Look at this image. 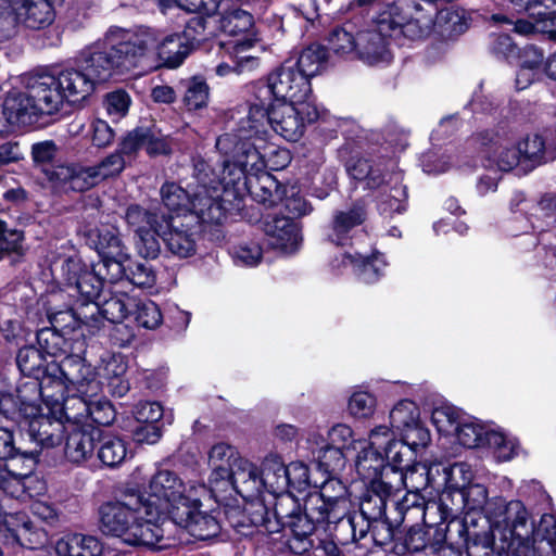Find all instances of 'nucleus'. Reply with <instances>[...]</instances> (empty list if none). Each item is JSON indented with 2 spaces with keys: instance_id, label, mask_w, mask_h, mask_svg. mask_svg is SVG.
I'll list each match as a JSON object with an SVG mask.
<instances>
[{
  "instance_id": "nucleus-32",
  "label": "nucleus",
  "mask_w": 556,
  "mask_h": 556,
  "mask_svg": "<svg viewBox=\"0 0 556 556\" xmlns=\"http://www.w3.org/2000/svg\"><path fill=\"white\" fill-rule=\"evenodd\" d=\"M482 144L485 146L483 151L488 160L494 164L500 170L508 172L521 164L523 166L520 151L517 146L500 144L489 135L482 136Z\"/></svg>"
},
{
  "instance_id": "nucleus-11",
  "label": "nucleus",
  "mask_w": 556,
  "mask_h": 556,
  "mask_svg": "<svg viewBox=\"0 0 556 556\" xmlns=\"http://www.w3.org/2000/svg\"><path fill=\"white\" fill-rule=\"evenodd\" d=\"M164 211H126V220L135 232V247L144 258H155L161 252L157 237L163 238L159 229Z\"/></svg>"
},
{
  "instance_id": "nucleus-6",
  "label": "nucleus",
  "mask_w": 556,
  "mask_h": 556,
  "mask_svg": "<svg viewBox=\"0 0 556 556\" xmlns=\"http://www.w3.org/2000/svg\"><path fill=\"white\" fill-rule=\"evenodd\" d=\"M205 492L206 488L203 484L190 486L187 491L184 481L176 472L162 469L152 476L146 491L140 490V495L147 516L154 523L166 529L177 507L195 503L194 495Z\"/></svg>"
},
{
  "instance_id": "nucleus-35",
  "label": "nucleus",
  "mask_w": 556,
  "mask_h": 556,
  "mask_svg": "<svg viewBox=\"0 0 556 556\" xmlns=\"http://www.w3.org/2000/svg\"><path fill=\"white\" fill-rule=\"evenodd\" d=\"M365 218L364 211H334L327 233L328 239L338 245L344 244L351 230L362 225Z\"/></svg>"
},
{
  "instance_id": "nucleus-18",
  "label": "nucleus",
  "mask_w": 556,
  "mask_h": 556,
  "mask_svg": "<svg viewBox=\"0 0 556 556\" xmlns=\"http://www.w3.org/2000/svg\"><path fill=\"white\" fill-rule=\"evenodd\" d=\"M162 203L166 208H223V204L207 195L206 181L190 193L175 182H165L160 190Z\"/></svg>"
},
{
  "instance_id": "nucleus-60",
  "label": "nucleus",
  "mask_w": 556,
  "mask_h": 556,
  "mask_svg": "<svg viewBox=\"0 0 556 556\" xmlns=\"http://www.w3.org/2000/svg\"><path fill=\"white\" fill-rule=\"evenodd\" d=\"M136 321L143 328L156 329L163 321L160 307L150 300L141 301L136 305Z\"/></svg>"
},
{
  "instance_id": "nucleus-38",
  "label": "nucleus",
  "mask_w": 556,
  "mask_h": 556,
  "mask_svg": "<svg viewBox=\"0 0 556 556\" xmlns=\"http://www.w3.org/2000/svg\"><path fill=\"white\" fill-rule=\"evenodd\" d=\"M263 488L274 494L283 493L288 489L287 466L278 455H269L263 462Z\"/></svg>"
},
{
  "instance_id": "nucleus-23",
  "label": "nucleus",
  "mask_w": 556,
  "mask_h": 556,
  "mask_svg": "<svg viewBox=\"0 0 556 556\" xmlns=\"http://www.w3.org/2000/svg\"><path fill=\"white\" fill-rule=\"evenodd\" d=\"M64 446L65 458L75 465L90 459L94 452V431L83 426L67 427Z\"/></svg>"
},
{
  "instance_id": "nucleus-24",
  "label": "nucleus",
  "mask_w": 556,
  "mask_h": 556,
  "mask_svg": "<svg viewBox=\"0 0 556 556\" xmlns=\"http://www.w3.org/2000/svg\"><path fill=\"white\" fill-rule=\"evenodd\" d=\"M2 105L9 128L31 125L41 116L26 90L9 93Z\"/></svg>"
},
{
  "instance_id": "nucleus-64",
  "label": "nucleus",
  "mask_w": 556,
  "mask_h": 556,
  "mask_svg": "<svg viewBox=\"0 0 556 556\" xmlns=\"http://www.w3.org/2000/svg\"><path fill=\"white\" fill-rule=\"evenodd\" d=\"M318 466L325 472H334L344 467V456L341 447L327 444L317 454Z\"/></svg>"
},
{
  "instance_id": "nucleus-19",
  "label": "nucleus",
  "mask_w": 556,
  "mask_h": 556,
  "mask_svg": "<svg viewBox=\"0 0 556 556\" xmlns=\"http://www.w3.org/2000/svg\"><path fill=\"white\" fill-rule=\"evenodd\" d=\"M67 426L61 417L41 414L28 421V437L35 443L38 454L42 448H51L59 445L66 432Z\"/></svg>"
},
{
  "instance_id": "nucleus-44",
  "label": "nucleus",
  "mask_w": 556,
  "mask_h": 556,
  "mask_svg": "<svg viewBox=\"0 0 556 556\" xmlns=\"http://www.w3.org/2000/svg\"><path fill=\"white\" fill-rule=\"evenodd\" d=\"M403 489H405L404 469L388 465L370 486L371 492H379V494L387 497Z\"/></svg>"
},
{
  "instance_id": "nucleus-56",
  "label": "nucleus",
  "mask_w": 556,
  "mask_h": 556,
  "mask_svg": "<svg viewBox=\"0 0 556 556\" xmlns=\"http://www.w3.org/2000/svg\"><path fill=\"white\" fill-rule=\"evenodd\" d=\"M35 459L38 456V450H26L16 444L13 431L0 427V460H7L16 456Z\"/></svg>"
},
{
  "instance_id": "nucleus-45",
  "label": "nucleus",
  "mask_w": 556,
  "mask_h": 556,
  "mask_svg": "<svg viewBox=\"0 0 556 556\" xmlns=\"http://www.w3.org/2000/svg\"><path fill=\"white\" fill-rule=\"evenodd\" d=\"M25 252L24 233L21 230L9 229L7 224L0 220V261L13 257V262H16Z\"/></svg>"
},
{
  "instance_id": "nucleus-40",
  "label": "nucleus",
  "mask_w": 556,
  "mask_h": 556,
  "mask_svg": "<svg viewBox=\"0 0 556 556\" xmlns=\"http://www.w3.org/2000/svg\"><path fill=\"white\" fill-rule=\"evenodd\" d=\"M300 509V504L293 496L286 492L278 493L273 508V515L276 519L275 523L271 522L268 517V511H266V516L262 517V525L267 531L277 532L280 527L285 528L287 519H291Z\"/></svg>"
},
{
  "instance_id": "nucleus-43",
  "label": "nucleus",
  "mask_w": 556,
  "mask_h": 556,
  "mask_svg": "<svg viewBox=\"0 0 556 556\" xmlns=\"http://www.w3.org/2000/svg\"><path fill=\"white\" fill-rule=\"evenodd\" d=\"M46 357L43 353L33 345L23 346L16 354V365L20 371L28 377H35L38 381L40 375H45Z\"/></svg>"
},
{
  "instance_id": "nucleus-4",
  "label": "nucleus",
  "mask_w": 556,
  "mask_h": 556,
  "mask_svg": "<svg viewBox=\"0 0 556 556\" xmlns=\"http://www.w3.org/2000/svg\"><path fill=\"white\" fill-rule=\"evenodd\" d=\"M488 520L506 548L517 556H542L535 547L534 525L522 502H506L501 496L492 497L488 508Z\"/></svg>"
},
{
  "instance_id": "nucleus-49",
  "label": "nucleus",
  "mask_w": 556,
  "mask_h": 556,
  "mask_svg": "<svg viewBox=\"0 0 556 556\" xmlns=\"http://www.w3.org/2000/svg\"><path fill=\"white\" fill-rule=\"evenodd\" d=\"M184 86L185 92L182 101L189 111L206 106L210 97V88L204 79L192 77L188 79Z\"/></svg>"
},
{
  "instance_id": "nucleus-33",
  "label": "nucleus",
  "mask_w": 556,
  "mask_h": 556,
  "mask_svg": "<svg viewBox=\"0 0 556 556\" xmlns=\"http://www.w3.org/2000/svg\"><path fill=\"white\" fill-rule=\"evenodd\" d=\"M451 496L458 497L459 506L455 509L467 508L468 510H481L488 518L489 504L492 503V498L488 497V490L482 484H471L466 489H458L454 492L443 493L440 497L442 505L447 506V500Z\"/></svg>"
},
{
  "instance_id": "nucleus-17",
  "label": "nucleus",
  "mask_w": 556,
  "mask_h": 556,
  "mask_svg": "<svg viewBox=\"0 0 556 556\" xmlns=\"http://www.w3.org/2000/svg\"><path fill=\"white\" fill-rule=\"evenodd\" d=\"M389 427L378 426L371 430L369 435V445L364 447L356 458V471L361 479L369 485L378 479L379 475L386 467L384 456L379 448L384 444L382 437L387 438Z\"/></svg>"
},
{
  "instance_id": "nucleus-16",
  "label": "nucleus",
  "mask_w": 556,
  "mask_h": 556,
  "mask_svg": "<svg viewBox=\"0 0 556 556\" xmlns=\"http://www.w3.org/2000/svg\"><path fill=\"white\" fill-rule=\"evenodd\" d=\"M306 498L308 509L314 515H319L321 510L325 515L339 517L349 509L346 488L338 479L326 480L319 491L311 493Z\"/></svg>"
},
{
  "instance_id": "nucleus-2",
  "label": "nucleus",
  "mask_w": 556,
  "mask_h": 556,
  "mask_svg": "<svg viewBox=\"0 0 556 556\" xmlns=\"http://www.w3.org/2000/svg\"><path fill=\"white\" fill-rule=\"evenodd\" d=\"M99 516L102 533L127 545L156 549L172 545L166 529L147 516L140 490L135 486H125L114 501L102 504Z\"/></svg>"
},
{
  "instance_id": "nucleus-10",
  "label": "nucleus",
  "mask_w": 556,
  "mask_h": 556,
  "mask_svg": "<svg viewBox=\"0 0 556 556\" xmlns=\"http://www.w3.org/2000/svg\"><path fill=\"white\" fill-rule=\"evenodd\" d=\"M265 89L278 101L307 103L305 100L311 93V84L295 68L293 59H289L279 68L269 74Z\"/></svg>"
},
{
  "instance_id": "nucleus-37",
  "label": "nucleus",
  "mask_w": 556,
  "mask_h": 556,
  "mask_svg": "<svg viewBox=\"0 0 556 556\" xmlns=\"http://www.w3.org/2000/svg\"><path fill=\"white\" fill-rule=\"evenodd\" d=\"M156 48L160 64L168 68L178 67L191 52L184 36L179 34L166 36Z\"/></svg>"
},
{
  "instance_id": "nucleus-25",
  "label": "nucleus",
  "mask_w": 556,
  "mask_h": 556,
  "mask_svg": "<svg viewBox=\"0 0 556 556\" xmlns=\"http://www.w3.org/2000/svg\"><path fill=\"white\" fill-rule=\"evenodd\" d=\"M16 397L22 409L23 418L28 420L41 415V402H45L51 409L52 401H54L53 397L46 395L45 376L41 377L40 381L33 380L23 383L17 389Z\"/></svg>"
},
{
  "instance_id": "nucleus-26",
  "label": "nucleus",
  "mask_w": 556,
  "mask_h": 556,
  "mask_svg": "<svg viewBox=\"0 0 556 556\" xmlns=\"http://www.w3.org/2000/svg\"><path fill=\"white\" fill-rule=\"evenodd\" d=\"M240 456L238 451L229 444L217 443L212 446L208 453V464L212 468L210 484L213 491H217L220 484L229 478V471Z\"/></svg>"
},
{
  "instance_id": "nucleus-27",
  "label": "nucleus",
  "mask_w": 556,
  "mask_h": 556,
  "mask_svg": "<svg viewBox=\"0 0 556 556\" xmlns=\"http://www.w3.org/2000/svg\"><path fill=\"white\" fill-rule=\"evenodd\" d=\"M89 396L79 392L63 393L62 399L52 401L51 412L59 413L67 427L80 426L88 420Z\"/></svg>"
},
{
  "instance_id": "nucleus-41",
  "label": "nucleus",
  "mask_w": 556,
  "mask_h": 556,
  "mask_svg": "<svg viewBox=\"0 0 556 556\" xmlns=\"http://www.w3.org/2000/svg\"><path fill=\"white\" fill-rule=\"evenodd\" d=\"M327 64V50L320 45H311L303 49L300 55L293 60L295 68L309 79L317 75Z\"/></svg>"
},
{
  "instance_id": "nucleus-48",
  "label": "nucleus",
  "mask_w": 556,
  "mask_h": 556,
  "mask_svg": "<svg viewBox=\"0 0 556 556\" xmlns=\"http://www.w3.org/2000/svg\"><path fill=\"white\" fill-rule=\"evenodd\" d=\"M75 288L86 301H93L101 296L104 283L96 269L78 268L75 278Z\"/></svg>"
},
{
  "instance_id": "nucleus-54",
  "label": "nucleus",
  "mask_w": 556,
  "mask_h": 556,
  "mask_svg": "<svg viewBox=\"0 0 556 556\" xmlns=\"http://www.w3.org/2000/svg\"><path fill=\"white\" fill-rule=\"evenodd\" d=\"M405 489L407 492H422L432 480V468L417 463L404 470Z\"/></svg>"
},
{
  "instance_id": "nucleus-12",
  "label": "nucleus",
  "mask_w": 556,
  "mask_h": 556,
  "mask_svg": "<svg viewBox=\"0 0 556 556\" xmlns=\"http://www.w3.org/2000/svg\"><path fill=\"white\" fill-rule=\"evenodd\" d=\"M396 24H399L396 21H387L383 11L379 13L372 27L357 34L356 52L359 59L370 65L389 62L391 53L388 40L393 35L390 25Z\"/></svg>"
},
{
  "instance_id": "nucleus-63",
  "label": "nucleus",
  "mask_w": 556,
  "mask_h": 556,
  "mask_svg": "<svg viewBox=\"0 0 556 556\" xmlns=\"http://www.w3.org/2000/svg\"><path fill=\"white\" fill-rule=\"evenodd\" d=\"M387 496H382L379 492H371L362 501L361 511L362 515L369 523L370 521L381 519L386 515Z\"/></svg>"
},
{
  "instance_id": "nucleus-42",
  "label": "nucleus",
  "mask_w": 556,
  "mask_h": 556,
  "mask_svg": "<svg viewBox=\"0 0 556 556\" xmlns=\"http://www.w3.org/2000/svg\"><path fill=\"white\" fill-rule=\"evenodd\" d=\"M345 261L351 264L358 279L365 283L376 282L386 267V263L377 255L363 257L361 255L352 256L344 254L343 262Z\"/></svg>"
},
{
  "instance_id": "nucleus-15",
  "label": "nucleus",
  "mask_w": 556,
  "mask_h": 556,
  "mask_svg": "<svg viewBox=\"0 0 556 556\" xmlns=\"http://www.w3.org/2000/svg\"><path fill=\"white\" fill-rule=\"evenodd\" d=\"M329 515H325L321 510L319 515L311 514L308 509V500H305L304 510L300 509L291 519H287L285 527L291 531L288 540L289 548L299 555L309 552L314 547L312 535L316 525L324 523Z\"/></svg>"
},
{
  "instance_id": "nucleus-8",
  "label": "nucleus",
  "mask_w": 556,
  "mask_h": 556,
  "mask_svg": "<svg viewBox=\"0 0 556 556\" xmlns=\"http://www.w3.org/2000/svg\"><path fill=\"white\" fill-rule=\"evenodd\" d=\"M53 20L54 10L49 0H0V42L11 38L20 23L40 29Z\"/></svg>"
},
{
  "instance_id": "nucleus-39",
  "label": "nucleus",
  "mask_w": 556,
  "mask_h": 556,
  "mask_svg": "<svg viewBox=\"0 0 556 556\" xmlns=\"http://www.w3.org/2000/svg\"><path fill=\"white\" fill-rule=\"evenodd\" d=\"M126 162L124 156L116 150L110 155L105 156L98 164L93 166L84 167L86 179L88 181V189L96 186L100 181L118 176L125 168Z\"/></svg>"
},
{
  "instance_id": "nucleus-3",
  "label": "nucleus",
  "mask_w": 556,
  "mask_h": 556,
  "mask_svg": "<svg viewBox=\"0 0 556 556\" xmlns=\"http://www.w3.org/2000/svg\"><path fill=\"white\" fill-rule=\"evenodd\" d=\"M159 229L168 251L181 258L192 256L201 235L210 240L224 237L227 211H164Z\"/></svg>"
},
{
  "instance_id": "nucleus-9",
  "label": "nucleus",
  "mask_w": 556,
  "mask_h": 556,
  "mask_svg": "<svg viewBox=\"0 0 556 556\" xmlns=\"http://www.w3.org/2000/svg\"><path fill=\"white\" fill-rule=\"evenodd\" d=\"M237 213L251 224H260L271 248L286 254H292L299 250L302 242L301 225L282 211H237Z\"/></svg>"
},
{
  "instance_id": "nucleus-57",
  "label": "nucleus",
  "mask_w": 556,
  "mask_h": 556,
  "mask_svg": "<svg viewBox=\"0 0 556 556\" xmlns=\"http://www.w3.org/2000/svg\"><path fill=\"white\" fill-rule=\"evenodd\" d=\"M396 163L392 160L379 161L376 164H370V173L366 178V185L370 189H376L382 186L384 182H390L395 176L399 178V174L395 173Z\"/></svg>"
},
{
  "instance_id": "nucleus-31",
  "label": "nucleus",
  "mask_w": 556,
  "mask_h": 556,
  "mask_svg": "<svg viewBox=\"0 0 556 556\" xmlns=\"http://www.w3.org/2000/svg\"><path fill=\"white\" fill-rule=\"evenodd\" d=\"M59 556H100L102 545L92 535L74 533L60 539L55 545Z\"/></svg>"
},
{
  "instance_id": "nucleus-47",
  "label": "nucleus",
  "mask_w": 556,
  "mask_h": 556,
  "mask_svg": "<svg viewBox=\"0 0 556 556\" xmlns=\"http://www.w3.org/2000/svg\"><path fill=\"white\" fill-rule=\"evenodd\" d=\"M390 426L393 432L401 433L419 420V408L408 400L400 401L390 412Z\"/></svg>"
},
{
  "instance_id": "nucleus-34",
  "label": "nucleus",
  "mask_w": 556,
  "mask_h": 556,
  "mask_svg": "<svg viewBox=\"0 0 556 556\" xmlns=\"http://www.w3.org/2000/svg\"><path fill=\"white\" fill-rule=\"evenodd\" d=\"M102 300L93 304L94 311L100 313L106 320L111 323L123 321L135 302L124 291H110L102 295Z\"/></svg>"
},
{
  "instance_id": "nucleus-21",
  "label": "nucleus",
  "mask_w": 556,
  "mask_h": 556,
  "mask_svg": "<svg viewBox=\"0 0 556 556\" xmlns=\"http://www.w3.org/2000/svg\"><path fill=\"white\" fill-rule=\"evenodd\" d=\"M324 523H326V531L341 545L359 541L365 538L370 528L369 522L362 515L348 514V511L339 517L328 516Z\"/></svg>"
},
{
  "instance_id": "nucleus-59",
  "label": "nucleus",
  "mask_w": 556,
  "mask_h": 556,
  "mask_svg": "<svg viewBox=\"0 0 556 556\" xmlns=\"http://www.w3.org/2000/svg\"><path fill=\"white\" fill-rule=\"evenodd\" d=\"M88 406V419L94 424L106 426L114 420L113 406L108 400L101 397L100 393L97 396H89Z\"/></svg>"
},
{
  "instance_id": "nucleus-7",
  "label": "nucleus",
  "mask_w": 556,
  "mask_h": 556,
  "mask_svg": "<svg viewBox=\"0 0 556 556\" xmlns=\"http://www.w3.org/2000/svg\"><path fill=\"white\" fill-rule=\"evenodd\" d=\"M46 395L54 401L63 393L79 392L88 396L101 393V382L94 368L78 355H67L59 363L52 362L45 371Z\"/></svg>"
},
{
  "instance_id": "nucleus-55",
  "label": "nucleus",
  "mask_w": 556,
  "mask_h": 556,
  "mask_svg": "<svg viewBox=\"0 0 556 556\" xmlns=\"http://www.w3.org/2000/svg\"><path fill=\"white\" fill-rule=\"evenodd\" d=\"M125 261H128V257H101V261L93 268L104 285H112L122 281L126 277L127 267L124 265Z\"/></svg>"
},
{
  "instance_id": "nucleus-22",
  "label": "nucleus",
  "mask_w": 556,
  "mask_h": 556,
  "mask_svg": "<svg viewBox=\"0 0 556 556\" xmlns=\"http://www.w3.org/2000/svg\"><path fill=\"white\" fill-rule=\"evenodd\" d=\"M248 127L247 119L241 121L238 129L239 142L236 143L235 155L239 164L248 175H255L266 167L265 154L261 152V146L256 141H264V135L256 136L252 132L251 137H244L243 128Z\"/></svg>"
},
{
  "instance_id": "nucleus-53",
  "label": "nucleus",
  "mask_w": 556,
  "mask_h": 556,
  "mask_svg": "<svg viewBox=\"0 0 556 556\" xmlns=\"http://www.w3.org/2000/svg\"><path fill=\"white\" fill-rule=\"evenodd\" d=\"M382 440L388 442L384 448V460L388 462L387 465L402 469L409 467L408 464L413 459L414 450L402 440H391L390 433L387 438L382 437Z\"/></svg>"
},
{
  "instance_id": "nucleus-50",
  "label": "nucleus",
  "mask_w": 556,
  "mask_h": 556,
  "mask_svg": "<svg viewBox=\"0 0 556 556\" xmlns=\"http://www.w3.org/2000/svg\"><path fill=\"white\" fill-rule=\"evenodd\" d=\"M253 25V17L247 11L233 9L219 18V28L229 36L245 34Z\"/></svg>"
},
{
  "instance_id": "nucleus-30",
  "label": "nucleus",
  "mask_w": 556,
  "mask_h": 556,
  "mask_svg": "<svg viewBox=\"0 0 556 556\" xmlns=\"http://www.w3.org/2000/svg\"><path fill=\"white\" fill-rule=\"evenodd\" d=\"M11 483L15 484V489L10 491L12 495L17 493L20 490H23V486L21 485L20 479L16 477H13L10 481L7 479V472L0 469V489H2L4 492L9 491V485ZM3 522L9 531L12 532V534L15 536V539L21 542V544H24V540L26 539L27 534L30 532L33 528L31 521L28 519V517L25 514L17 513V514H5L2 508L0 507V523Z\"/></svg>"
},
{
  "instance_id": "nucleus-61",
  "label": "nucleus",
  "mask_w": 556,
  "mask_h": 556,
  "mask_svg": "<svg viewBox=\"0 0 556 556\" xmlns=\"http://www.w3.org/2000/svg\"><path fill=\"white\" fill-rule=\"evenodd\" d=\"M126 279L139 288H152L156 277L148 263L135 262L127 265Z\"/></svg>"
},
{
  "instance_id": "nucleus-1",
  "label": "nucleus",
  "mask_w": 556,
  "mask_h": 556,
  "mask_svg": "<svg viewBox=\"0 0 556 556\" xmlns=\"http://www.w3.org/2000/svg\"><path fill=\"white\" fill-rule=\"evenodd\" d=\"M155 43L156 38L149 29L111 27L103 41L84 52L85 72L67 68L55 76L64 100L79 102L93 91L96 83L138 67Z\"/></svg>"
},
{
  "instance_id": "nucleus-5",
  "label": "nucleus",
  "mask_w": 556,
  "mask_h": 556,
  "mask_svg": "<svg viewBox=\"0 0 556 556\" xmlns=\"http://www.w3.org/2000/svg\"><path fill=\"white\" fill-rule=\"evenodd\" d=\"M318 118V112L309 103L279 102L266 108L264 103H254L250 106L247 116L248 127L243 128V136L251 137L266 135L267 126L289 141H296L304 132L305 124Z\"/></svg>"
},
{
  "instance_id": "nucleus-58",
  "label": "nucleus",
  "mask_w": 556,
  "mask_h": 556,
  "mask_svg": "<svg viewBox=\"0 0 556 556\" xmlns=\"http://www.w3.org/2000/svg\"><path fill=\"white\" fill-rule=\"evenodd\" d=\"M431 420L439 432L446 434L454 432L460 424L457 409L450 405L435 407L432 410Z\"/></svg>"
},
{
  "instance_id": "nucleus-14",
  "label": "nucleus",
  "mask_w": 556,
  "mask_h": 556,
  "mask_svg": "<svg viewBox=\"0 0 556 556\" xmlns=\"http://www.w3.org/2000/svg\"><path fill=\"white\" fill-rule=\"evenodd\" d=\"M195 496V503L179 506L173 511V519L166 529L177 525L186 529L192 536L199 540H207L219 533L220 526L217 519L208 513L201 511V501Z\"/></svg>"
},
{
  "instance_id": "nucleus-20",
  "label": "nucleus",
  "mask_w": 556,
  "mask_h": 556,
  "mask_svg": "<svg viewBox=\"0 0 556 556\" xmlns=\"http://www.w3.org/2000/svg\"><path fill=\"white\" fill-rule=\"evenodd\" d=\"M233 489L241 496H253L262 491V472L250 460L240 456L229 471V478L222 483L217 491Z\"/></svg>"
},
{
  "instance_id": "nucleus-52",
  "label": "nucleus",
  "mask_w": 556,
  "mask_h": 556,
  "mask_svg": "<svg viewBox=\"0 0 556 556\" xmlns=\"http://www.w3.org/2000/svg\"><path fill=\"white\" fill-rule=\"evenodd\" d=\"M210 17L205 15H195L191 17L185 26V29L180 36H184L185 41L191 50L197 48L201 42L205 41L213 30L210 29Z\"/></svg>"
},
{
  "instance_id": "nucleus-36",
  "label": "nucleus",
  "mask_w": 556,
  "mask_h": 556,
  "mask_svg": "<svg viewBox=\"0 0 556 556\" xmlns=\"http://www.w3.org/2000/svg\"><path fill=\"white\" fill-rule=\"evenodd\" d=\"M96 250L101 257H128L127 248L113 226H101L91 231Z\"/></svg>"
},
{
  "instance_id": "nucleus-29",
  "label": "nucleus",
  "mask_w": 556,
  "mask_h": 556,
  "mask_svg": "<svg viewBox=\"0 0 556 556\" xmlns=\"http://www.w3.org/2000/svg\"><path fill=\"white\" fill-rule=\"evenodd\" d=\"M42 172L53 188L62 190L84 191L88 189V181L84 167L72 165H50L43 167Z\"/></svg>"
},
{
  "instance_id": "nucleus-51",
  "label": "nucleus",
  "mask_w": 556,
  "mask_h": 556,
  "mask_svg": "<svg viewBox=\"0 0 556 556\" xmlns=\"http://www.w3.org/2000/svg\"><path fill=\"white\" fill-rule=\"evenodd\" d=\"M525 168H533L542 163L545 155L544 140L540 135H532L525 138L517 144Z\"/></svg>"
},
{
  "instance_id": "nucleus-28",
  "label": "nucleus",
  "mask_w": 556,
  "mask_h": 556,
  "mask_svg": "<svg viewBox=\"0 0 556 556\" xmlns=\"http://www.w3.org/2000/svg\"><path fill=\"white\" fill-rule=\"evenodd\" d=\"M383 12L387 21L399 22L396 25H390L392 34L400 31L406 37L417 39L426 36L432 26V17L430 15H424L421 18H407L396 3L388 4Z\"/></svg>"
},
{
  "instance_id": "nucleus-62",
  "label": "nucleus",
  "mask_w": 556,
  "mask_h": 556,
  "mask_svg": "<svg viewBox=\"0 0 556 556\" xmlns=\"http://www.w3.org/2000/svg\"><path fill=\"white\" fill-rule=\"evenodd\" d=\"M459 444L468 448L483 446L485 429L476 422H460L454 431Z\"/></svg>"
},
{
  "instance_id": "nucleus-46",
  "label": "nucleus",
  "mask_w": 556,
  "mask_h": 556,
  "mask_svg": "<svg viewBox=\"0 0 556 556\" xmlns=\"http://www.w3.org/2000/svg\"><path fill=\"white\" fill-rule=\"evenodd\" d=\"M127 456L126 442L119 437H103L99 451V459L108 467H116L121 465Z\"/></svg>"
},
{
  "instance_id": "nucleus-13",
  "label": "nucleus",
  "mask_w": 556,
  "mask_h": 556,
  "mask_svg": "<svg viewBox=\"0 0 556 556\" xmlns=\"http://www.w3.org/2000/svg\"><path fill=\"white\" fill-rule=\"evenodd\" d=\"M23 83L41 116L52 115L61 109L64 93L60 90L54 75L29 74L23 78Z\"/></svg>"
}]
</instances>
